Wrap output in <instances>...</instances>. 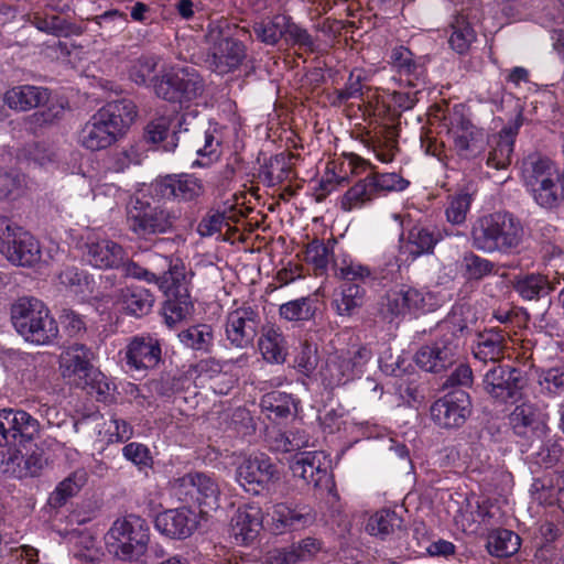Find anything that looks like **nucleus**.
<instances>
[{"instance_id": "60", "label": "nucleus", "mask_w": 564, "mask_h": 564, "mask_svg": "<svg viewBox=\"0 0 564 564\" xmlns=\"http://www.w3.org/2000/svg\"><path fill=\"white\" fill-rule=\"evenodd\" d=\"M87 474L83 469L75 470L56 487L55 494L58 502H64L67 498L76 495L85 485Z\"/></svg>"}, {"instance_id": "46", "label": "nucleus", "mask_w": 564, "mask_h": 564, "mask_svg": "<svg viewBox=\"0 0 564 564\" xmlns=\"http://www.w3.org/2000/svg\"><path fill=\"white\" fill-rule=\"evenodd\" d=\"M259 349L263 358L273 364H282L286 357L284 337L279 328L270 326L259 339Z\"/></svg>"}, {"instance_id": "33", "label": "nucleus", "mask_w": 564, "mask_h": 564, "mask_svg": "<svg viewBox=\"0 0 564 564\" xmlns=\"http://www.w3.org/2000/svg\"><path fill=\"white\" fill-rule=\"evenodd\" d=\"M158 260L161 263L162 270L156 271L159 279H156L155 284L165 293L172 292V290L184 291L188 275L184 262L181 259L161 256L158 257Z\"/></svg>"}, {"instance_id": "51", "label": "nucleus", "mask_w": 564, "mask_h": 564, "mask_svg": "<svg viewBox=\"0 0 564 564\" xmlns=\"http://www.w3.org/2000/svg\"><path fill=\"white\" fill-rule=\"evenodd\" d=\"M105 540L109 554L121 561L137 560L145 552V550L134 547V542L128 540L126 535L116 533L112 535V527L107 532Z\"/></svg>"}, {"instance_id": "49", "label": "nucleus", "mask_w": 564, "mask_h": 564, "mask_svg": "<svg viewBox=\"0 0 564 564\" xmlns=\"http://www.w3.org/2000/svg\"><path fill=\"white\" fill-rule=\"evenodd\" d=\"M377 197L372 182L368 176L357 182L351 186L341 197L340 207L341 209L349 212L354 208H359L366 203L371 202Z\"/></svg>"}, {"instance_id": "53", "label": "nucleus", "mask_w": 564, "mask_h": 564, "mask_svg": "<svg viewBox=\"0 0 564 564\" xmlns=\"http://www.w3.org/2000/svg\"><path fill=\"white\" fill-rule=\"evenodd\" d=\"M452 33L448 43L453 50L463 54L475 40V32L463 15H456L451 23Z\"/></svg>"}, {"instance_id": "28", "label": "nucleus", "mask_w": 564, "mask_h": 564, "mask_svg": "<svg viewBox=\"0 0 564 564\" xmlns=\"http://www.w3.org/2000/svg\"><path fill=\"white\" fill-rule=\"evenodd\" d=\"M443 239L438 229L415 225L400 239V252L412 260L431 254Z\"/></svg>"}, {"instance_id": "30", "label": "nucleus", "mask_w": 564, "mask_h": 564, "mask_svg": "<svg viewBox=\"0 0 564 564\" xmlns=\"http://www.w3.org/2000/svg\"><path fill=\"white\" fill-rule=\"evenodd\" d=\"M115 304L124 313L141 317L149 314L154 304V295L139 284H129L117 291Z\"/></svg>"}, {"instance_id": "5", "label": "nucleus", "mask_w": 564, "mask_h": 564, "mask_svg": "<svg viewBox=\"0 0 564 564\" xmlns=\"http://www.w3.org/2000/svg\"><path fill=\"white\" fill-rule=\"evenodd\" d=\"M523 227L510 213H492L476 220L471 228V245L485 253H509L522 241Z\"/></svg>"}, {"instance_id": "38", "label": "nucleus", "mask_w": 564, "mask_h": 564, "mask_svg": "<svg viewBox=\"0 0 564 564\" xmlns=\"http://www.w3.org/2000/svg\"><path fill=\"white\" fill-rule=\"evenodd\" d=\"M112 535H126L128 540L134 542V547L147 550L150 540L149 525L144 519L135 514H129L122 519H117L112 523Z\"/></svg>"}, {"instance_id": "1", "label": "nucleus", "mask_w": 564, "mask_h": 564, "mask_svg": "<svg viewBox=\"0 0 564 564\" xmlns=\"http://www.w3.org/2000/svg\"><path fill=\"white\" fill-rule=\"evenodd\" d=\"M158 64V56H141L130 68L131 80L137 85H147L151 80L155 95L170 102L183 104L202 95L204 83L195 67H172L159 78L153 76Z\"/></svg>"}, {"instance_id": "6", "label": "nucleus", "mask_w": 564, "mask_h": 564, "mask_svg": "<svg viewBox=\"0 0 564 564\" xmlns=\"http://www.w3.org/2000/svg\"><path fill=\"white\" fill-rule=\"evenodd\" d=\"M11 321L26 341L46 345L58 335V326L47 306L36 297H20L11 307Z\"/></svg>"}, {"instance_id": "29", "label": "nucleus", "mask_w": 564, "mask_h": 564, "mask_svg": "<svg viewBox=\"0 0 564 564\" xmlns=\"http://www.w3.org/2000/svg\"><path fill=\"white\" fill-rule=\"evenodd\" d=\"M3 464L6 473L15 478L23 479L40 476L47 464V459L44 451L35 446L25 453L14 449L9 454Z\"/></svg>"}, {"instance_id": "36", "label": "nucleus", "mask_w": 564, "mask_h": 564, "mask_svg": "<svg viewBox=\"0 0 564 564\" xmlns=\"http://www.w3.org/2000/svg\"><path fill=\"white\" fill-rule=\"evenodd\" d=\"M366 530L369 534L381 539L400 536L404 531L403 519L393 510L382 509L368 519Z\"/></svg>"}, {"instance_id": "48", "label": "nucleus", "mask_w": 564, "mask_h": 564, "mask_svg": "<svg viewBox=\"0 0 564 564\" xmlns=\"http://www.w3.org/2000/svg\"><path fill=\"white\" fill-rule=\"evenodd\" d=\"M520 547V536L514 532L500 529L488 536V552L496 557H508L518 552Z\"/></svg>"}, {"instance_id": "3", "label": "nucleus", "mask_w": 564, "mask_h": 564, "mask_svg": "<svg viewBox=\"0 0 564 564\" xmlns=\"http://www.w3.org/2000/svg\"><path fill=\"white\" fill-rule=\"evenodd\" d=\"M522 180L533 202L546 212L560 208L563 197L564 170L540 154L529 155L522 166Z\"/></svg>"}, {"instance_id": "20", "label": "nucleus", "mask_w": 564, "mask_h": 564, "mask_svg": "<svg viewBox=\"0 0 564 564\" xmlns=\"http://www.w3.org/2000/svg\"><path fill=\"white\" fill-rule=\"evenodd\" d=\"M174 133L178 141L181 139L183 142L192 141L193 150L200 158L193 162V166H208L219 158L220 142L214 133L197 127L188 128L185 116L180 120V129Z\"/></svg>"}, {"instance_id": "54", "label": "nucleus", "mask_w": 564, "mask_h": 564, "mask_svg": "<svg viewBox=\"0 0 564 564\" xmlns=\"http://www.w3.org/2000/svg\"><path fill=\"white\" fill-rule=\"evenodd\" d=\"M101 557L102 552L96 539L90 534H82L74 551L76 564H100Z\"/></svg>"}, {"instance_id": "10", "label": "nucleus", "mask_w": 564, "mask_h": 564, "mask_svg": "<svg viewBox=\"0 0 564 564\" xmlns=\"http://www.w3.org/2000/svg\"><path fill=\"white\" fill-rule=\"evenodd\" d=\"M0 247L13 264L32 267L41 260L37 240L7 217H0Z\"/></svg>"}, {"instance_id": "12", "label": "nucleus", "mask_w": 564, "mask_h": 564, "mask_svg": "<svg viewBox=\"0 0 564 564\" xmlns=\"http://www.w3.org/2000/svg\"><path fill=\"white\" fill-rule=\"evenodd\" d=\"M523 384L524 379L520 369L501 364L490 366L482 378L486 393L500 402L517 399Z\"/></svg>"}, {"instance_id": "25", "label": "nucleus", "mask_w": 564, "mask_h": 564, "mask_svg": "<svg viewBox=\"0 0 564 564\" xmlns=\"http://www.w3.org/2000/svg\"><path fill=\"white\" fill-rule=\"evenodd\" d=\"M522 123L523 117L522 113L519 112L511 124L506 126L498 134L492 137L488 142L490 144V151L486 160L487 166L496 170H505L510 165L514 140Z\"/></svg>"}, {"instance_id": "45", "label": "nucleus", "mask_w": 564, "mask_h": 564, "mask_svg": "<svg viewBox=\"0 0 564 564\" xmlns=\"http://www.w3.org/2000/svg\"><path fill=\"white\" fill-rule=\"evenodd\" d=\"M261 408L270 419L282 420L296 413V403L291 394L280 391L267 393L261 399Z\"/></svg>"}, {"instance_id": "61", "label": "nucleus", "mask_w": 564, "mask_h": 564, "mask_svg": "<svg viewBox=\"0 0 564 564\" xmlns=\"http://www.w3.org/2000/svg\"><path fill=\"white\" fill-rule=\"evenodd\" d=\"M400 86L404 88L425 89L426 86V68L425 59L422 58L416 63H412L405 74H398Z\"/></svg>"}, {"instance_id": "62", "label": "nucleus", "mask_w": 564, "mask_h": 564, "mask_svg": "<svg viewBox=\"0 0 564 564\" xmlns=\"http://www.w3.org/2000/svg\"><path fill=\"white\" fill-rule=\"evenodd\" d=\"M541 442L542 444L539 446L538 451L533 452L531 456L535 464L550 468L558 462L562 455V447L557 442L551 440L547 442H543L542 440Z\"/></svg>"}, {"instance_id": "41", "label": "nucleus", "mask_w": 564, "mask_h": 564, "mask_svg": "<svg viewBox=\"0 0 564 564\" xmlns=\"http://www.w3.org/2000/svg\"><path fill=\"white\" fill-rule=\"evenodd\" d=\"M334 269L336 276L347 281L370 282L381 278L376 269L370 268L347 254L335 260Z\"/></svg>"}, {"instance_id": "63", "label": "nucleus", "mask_w": 564, "mask_h": 564, "mask_svg": "<svg viewBox=\"0 0 564 564\" xmlns=\"http://www.w3.org/2000/svg\"><path fill=\"white\" fill-rule=\"evenodd\" d=\"M24 175L15 172L0 174V197L7 199H15L24 188Z\"/></svg>"}, {"instance_id": "42", "label": "nucleus", "mask_w": 564, "mask_h": 564, "mask_svg": "<svg viewBox=\"0 0 564 564\" xmlns=\"http://www.w3.org/2000/svg\"><path fill=\"white\" fill-rule=\"evenodd\" d=\"M516 292L525 301L540 300L553 290V283L541 273H528L514 281Z\"/></svg>"}, {"instance_id": "11", "label": "nucleus", "mask_w": 564, "mask_h": 564, "mask_svg": "<svg viewBox=\"0 0 564 564\" xmlns=\"http://www.w3.org/2000/svg\"><path fill=\"white\" fill-rule=\"evenodd\" d=\"M207 41L210 46L206 62L217 74L224 75L235 70L246 57L245 45L219 25L209 28Z\"/></svg>"}, {"instance_id": "56", "label": "nucleus", "mask_w": 564, "mask_h": 564, "mask_svg": "<svg viewBox=\"0 0 564 564\" xmlns=\"http://www.w3.org/2000/svg\"><path fill=\"white\" fill-rule=\"evenodd\" d=\"M376 195L389 192H402L410 182L397 173H373L369 175Z\"/></svg>"}, {"instance_id": "57", "label": "nucleus", "mask_w": 564, "mask_h": 564, "mask_svg": "<svg viewBox=\"0 0 564 564\" xmlns=\"http://www.w3.org/2000/svg\"><path fill=\"white\" fill-rule=\"evenodd\" d=\"M58 282L75 294L84 293L89 286V276L76 267H65L57 275Z\"/></svg>"}, {"instance_id": "50", "label": "nucleus", "mask_w": 564, "mask_h": 564, "mask_svg": "<svg viewBox=\"0 0 564 564\" xmlns=\"http://www.w3.org/2000/svg\"><path fill=\"white\" fill-rule=\"evenodd\" d=\"M288 17L275 15L272 19L262 20L253 25V33L259 41L267 45L276 44L288 30Z\"/></svg>"}, {"instance_id": "22", "label": "nucleus", "mask_w": 564, "mask_h": 564, "mask_svg": "<svg viewBox=\"0 0 564 564\" xmlns=\"http://www.w3.org/2000/svg\"><path fill=\"white\" fill-rule=\"evenodd\" d=\"M152 193L163 199L193 200L204 193L202 181L192 174L167 175L151 186Z\"/></svg>"}, {"instance_id": "43", "label": "nucleus", "mask_w": 564, "mask_h": 564, "mask_svg": "<svg viewBox=\"0 0 564 564\" xmlns=\"http://www.w3.org/2000/svg\"><path fill=\"white\" fill-rule=\"evenodd\" d=\"M349 367L348 361H346L341 352L330 354L321 369L323 383L333 389L352 380L354 377Z\"/></svg>"}, {"instance_id": "47", "label": "nucleus", "mask_w": 564, "mask_h": 564, "mask_svg": "<svg viewBox=\"0 0 564 564\" xmlns=\"http://www.w3.org/2000/svg\"><path fill=\"white\" fill-rule=\"evenodd\" d=\"M180 341L196 351L208 354L214 346V333L210 325L191 326L178 334Z\"/></svg>"}, {"instance_id": "64", "label": "nucleus", "mask_w": 564, "mask_h": 564, "mask_svg": "<svg viewBox=\"0 0 564 564\" xmlns=\"http://www.w3.org/2000/svg\"><path fill=\"white\" fill-rule=\"evenodd\" d=\"M284 36L286 41H290L292 44L297 45L307 52L312 53L316 50L315 40L308 31L295 23H291L289 20L288 30H285Z\"/></svg>"}, {"instance_id": "58", "label": "nucleus", "mask_w": 564, "mask_h": 564, "mask_svg": "<svg viewBox=\"0 0 564 564\" xmlns=\"http://www.w3.org/2000/svg\"><path fill=\"white\" fill-rule=\"evenodd\" d=\"M310 435L305 430L295 429L288 433H281L275 438V448L282 452L300 451L310 446Z\"/></svg>"}, {"instance_id": "4", "label": "nucleus", "mask_w": 564, "mask_h": 564, "mask_svg": "<svg viewBox=\"0 0 564 564\" xmlns=\"http://www.w3.org/2000/svg\"><path fill=\"white\" fill-rule=\"evenodd\" d=\"M467 332V325L460 318L449 317L442 321L432 330L431 344L422 346L416 351V365L430 372H440L446 369L458 355Z\"/></svg>"}, {"instance_id": "2", "label": "nucleus", "mask_w": 564, "mask_h": 564, "mask_svg": "<svg viewBox=\"0 0 564 564\" xmlns=\"http://www.w3.org/2000/svg\"><path fill=\"white\" fill-rule=\"evenodd\" d=\"M135 117L137 108L131 100L108 102L82 126L77 141L89 151L107 149L118 140Z\"/></svg>"}, {"instance_id": "52", "label": "nucleus", "mask_w": 564, "mask_h": 564, "mask_svg": "<svg viewBox=\"0 0 564 564\" xmlns=\"http://www.w3.org/2000/svg\"><path fill=\"white\" fill-rule=\"evenodd\" d=\"M279 315L288 322H306L314 317L315 307L310 297H300L280 305Z\"/></svg>"}, {"instance_id": "16", "label": "nucleus", "mask_w": 564, "mask_h": 564, "mask_svg": "<svg viewBox=\"0 0 564 564\" xmlns=\"http://www.w3.org/2000/svg\"><path fill=\"white\" fill-rule=\"evenodd\" d=\"M202 519H205V511L196 512L188 507H181L159 513L154 524L162 535L185 540L198 529Z\"/></svg>"}, {"instance_id": "35", "label": "nucleus", "mask_w": 564, "mask_h": 564, "mask_svg": "<svg viewBox=\"0 0 564 564\" xmlns=\"http://www.w3.org/2000/svg\"><path fill=\"white\" fill-rule=\"evenodd\" d=\"M532 492L536 499L547 505L556 502L564 510V471H553L532 484Z\"/></svg>"}, {"instance_id": "44", "label": "nucleus", "mask_w": 564, "mask_h": 564, "mask_svg": "<svg viewBox=\"0 0 564 564\" xmlns=\"http://www.w3.org/2000/svg\"><path fill=\"white\" fill-rule=\"evenodd\" d=\"M170 297L163 306V317L169 326L184 319L193 311V303L187 289L172 290L166 293Z\"/></svg>"}, {"instance_id": "31", "label": "nucleus", "mask_w": 564, "mask_h": 564, "mask_svg": "<svg viewBox=\"0 0 564 564\" xmlns=\"http://www.w3.org/2000/svg\"><path fill=\"white\" fill-rule=\"evenodd\" d=\"M322 453L301 452L290 460V469L294 477L303 479L307 485L318 487L328 477L326 468L322 467Z\"/></svg>"}, {"instance_id": "39", "label": "nucleus", "mask_w": 564, "mask_h": 564, "mask_svg": "<svg viewBox=\"0 0 564 564\" xmlns=\"http://www.w3.org/2000/svg\"><path fill=\"white\" fill-rule=\"evenodd\" d=\"M365 294L359 284L344 283L334 292L332 306L339 316H351L362 306Z\"/></svg>"}, {"instance_id": "27", "label": "nucleus", "mask_w": 564, "mask_h": 564, "mask_svg": "<svg viewBox=\"0 0 564 564\" xmlns=\"http://www.w3.org/2000/svg\"><path fill=\"white\" fill-rule=\"evenodd\" d=\"M452 133L456 153L466 160L478 156L489 142L487 133L466 119L453 126Z\"/></svg>"}, {"instance_id": "40", "label": "nucleus", "mask_w": 564, "mask_h": 564, "mask_svg": "<svg viewBox=\"0 0 564 564\" xmlns=\"http://www.w3.org/2000/svg\"><path fill=\"white\" fill-rule=\"evenodd\" d=\"M30 23L41 32L55 36H68L74 33L75 25L54 9L37 11L29 17Z\"/></svg>"}, {"instance_id": "17", "label": "nucleus", "mask_w": 564, "mask_h": 564, "mask_svg": "<svg viewBox=\"0 0 564 564\" xmlns=\"http://www.w3.org/2000/svg\"><path fill=\"white\" fill-rule=\"evenodd\" d=\"M236 479L246 491L258 494L268 484L278 479V470L264 454L249 456L238 465Z\"/></svg>"}, {"instance_id": "15", "label": "nucleus", "mask_w": 564, "mask_h": 564, "mask_svg": "<svg viewBox=\"0 0 564 564\" xmlns=\"http://www.w3.org/2000/svg\"><path fill=\"white\" fill-rule=\"evenodd\" d=\"M433 422L443 429L460 427L471 413L469 394L456 390L445 394L431 405Z\"/></svg>"}, {"instance_id": "9", "label": "nucleus", "mask_w": 564, "mask_h": 564, "mask_svg": "<svg viewBox=\"0 0 564 564\" xmlns=\"http://www.w3.org/2000/svg\"><path fill=\"white\" fill-rule=\"evenodd\" d=\"M174 492L186 503H196L200 510H217L220 507L221 489L218 480L205 473H188L174 482Z\"/></svg>"}, {"instance_id": "34", "label": "nucleus", "mask_w": 564, "mask_h": 564, "mask_svg": "<svg viewBox=\"0 0 564 564\" xmlns=\"http://www.w3.org/2000/svg\"><path fill=\"white\" fill-rule=\"evenodd\" d=\"M506 348V337L500 330H488L478 336L476 345L473 347L475 359L488 364H499L503 358Z\"/></svg>"}, {"instance_id": "7", "label": "nucleus", "mask_w": 564, "mask_h": 564, "mask_svg": "<svg viewBox=\"0 0 564 564\" xmlns=\"http://www.w3.org/2000/svg\"><path fill=\"white\" fill-rule=\"evenodd\" d=\"M177 215L161 205L153 196L139 194L127 204V223L129 229L140 238L170 232Z\"/></svg>"}, {"instance_id": "26", "label": "nucleus", "mask_w": 564, "mask_h": 564, "mask_svg": "<svg viewBox=\"0 0 564 564\" xmlns=\"http://www.w3.org/2000/svg\"><path fill=\"white\" fill-rule=\"evenodd\" d=\"M85 249V259L98 269H118L127 256L119 243L107 238H88Z\"/></svg>"}, {"instance_id": "8", "label": "nucleus", "mask_w": 564, "mask_h": 564, "mask_svg": "<svg viewBox=\"0 0 564 564\" xmlns=\"http://www.w3.org/2000/svg\"><path fill=\"white\" fill-rule=\"evenodd\" d=\"M50 97L51 91L48 88L24 84L8 89L4 93L3 102L11 110L18 112H26L47 105L45 109L35 112L33 117L37 123L50 124L61 119L65 110L62 102H50Z\"/></svg>"}, {"instance_id": "32", "label": "nucleus", "mask_w": 564, "mask_h": 564, "mask_svg": "<svg viewBox=\"0 0 564 564\" xmlns=\"http://www.w3.org/2000/svg\"><path fill=\"white\" fill-rule=\"evenodd\" d=\"M424 304V295L416 289L403 285L387 293L382 307L393 316L404 315L420 310Z\"/></svg>"}, {"instance_id": "55", "label": "nucleus", "mask_w": 564, "mask_h": 564, "mask_svg": "<svg viewBox=\"0 0 564 564\" xmlns=\"http://www.w3.org/2000/svg\"><path fill=\"white\" fill-rule=\"evenodd\" d=\"M470 205L471 196L468 193H459L451 196L445 209L447 221L453 225L464 224L470 209Z\"/></svg>"}, {"instance_id": "59", "label": "nucleus", "mask_w": 564, "mask_h": 564, "mask_svg": "<svg viewBox=\"0 0 564 564\" xmlns=\"http://www.w3.org/2000/svg\"><path fill=\"white\" fill-rule=\"evenodd\" d=\"M330 250L324 241L314 239L307 243L305 249V260L312 263L315 270L324 272L329 263Z\"/></svg>"}, {"instance_id": "23", "label": "nucleus", "mask_w": 564, "mask_h": 564, "mask_svg": "<svg viewBox=\"0 0 564 564\" xmlns=\"http://www.w3.org/2000/svg\"><path fill=\"white\" fill-rule=\"evenodd\" d=\"M90 360V350L82 344H74L59 356L61 373L77 386L88 384L94 372Z\"/></svg>"}, {"instance_id": "24", "label": "nucleus", "mask_w": 564, "mask_h": 564, "mask_svg": "<svg viewBox=\"0 0 564 564\" xmlns=\"http://www.w3.org/2000/svg\"><path fill=\"white\" fill-rule=\"evenodd\" d=\"M546 421L547 415L531 402L517 405L510 414V423L518 435H532L538 441L544 440L550 432Z\"/></svg>"}, {"instance_id": "13", "label": "nucleus", "mask_w": 564, "mask_h": 564, "mask_svg": "<svg viewBox=\"0 0 564 564\" xmlns=\"http://www.w3.org/2000/svg\"><path fill=\"white\" fill-rule=\"evenodd\" d=\"M40 431V423L22 410L0 411V446H18L31 442Z\"/></svg>"}, {"instance_id": "18", "label": "nucleus", "mask_w": 564, "mask_h": 564, "mask_svg": "<svg viewBox=\"0 0 564 564\" xmlns=\"http://www.w3.org/2000/svg\"><path fill=\"white\" fill-rule=\"evenodd\" d=\"M160 340L151 335L134 336L127 345L124 359L130 372H145L155 368L161 361Z\"/></svg>"}, {"instance_id": "19", "label": "nucleus", "mask_w": 564, "mask_h": 564, "mask_svg": "<svg viewBox=\"0 0 564 564\" xmlns=\"http://www.w3.org/2000/svg\"><path fill=\"white\" fill-rule=\"evenodd\" d=\"M269 516L271 529L276 534L307 528L316 520V513L310 506L288 502L274 503Z\"/></svg>"}, {"instance_id": "14", "label": "nucleus", "mask_w": 564, "mask_h": 564, "mask_svg": "<svg viewBox=\"0 0 564 564\" xmlns=\"http://www.w3.org/2000/svg\"><path fill=\"white\" fill-rule=\"evenodd\" d=\"M261 324L260 313L252 306H240L228 312L225 322L227 340L237 348L251 346Z\"/></svg>"}, {"instance_id": "37", "label": "nucleus", "mask_w": 564, "mask_h": 564, "mask_svg": "<svg viewBox=\"0 0 564 564\" xmlns=\"http://www.w3.org/2000/svg\"><path fill=\"white\" fill-rule=\"evenodd\" d=\"M458 270L466 281L479 282L487 276L497 274L498 267L489 259L473 251H465L458 261Z\"/></svg>"}, {"instance_id": "21", "label": "nucleus", "mask_w": 564, "mask_h": 564, "mask_svg": "<svg viewBox=\"0 0 564 564\" xmlns=\"http://www.w3.org/2000/svg\"><path fill=\"white\" fill-rule=\"evenodd\" d=\"M262 527V509L256 503H245L232 514L229 531L237 544L249 545L259 536Z\"/></svg>"}]
</instances>
